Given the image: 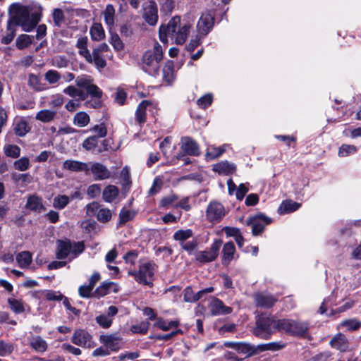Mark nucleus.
<instances>
[{
  "label": "nucleus",
  "mask_w": 361,
  "mask_h": 361,
  "mask_svg": "<svg viewBox=\"0 0 361 361\" xmlns=\"http://www.w3.org/2000/svg\"><path fill=\"white\" fill-rule=\"evenodd\" d=\"M178 197L175 194H170L168 196L164 197L160 201V206L161 207L169 209L170 207H175Z\"/></svg>",
  "instance_id": "44"
},
{
  "label": "nucleus",
  "mask_w": 361,
  "mask_h": 361,
  "mask_svg": "<svg viewBox=\"0 0 361 361\" xmlns=\"http://www.w3.org/2000/svg\"><path fill=\"white\" fill-rule=\"evenodd\" d=\"M130 274L133 275L139 283L148 285L151 283L149 281L152 280L154 274L153 267L150 263H145L140 266L137 272L130 273Z\"/></svg>",
  "instance_id": "10"
},
{
  "label": "nucleus",
  "mask_w": 361,
  "mask_h": 361,
  "mask_svg": "<svg viewBox=\"0 0 361 361\" xmlns=\"http://www.w3.org/2000/svg\"><path fill=\"white\" fill-rule=\"evenodd\" d=\"M102 106V98L91 97L90 99L86 100L85 106L87 108L99 109Z\"/></svg>",
  "instance_id": "63"
},
{
  "label": "nucleus",
  "mask_w": 361,
  "mask_h": 361,
  "mask_svg": "<svg viewBox=\"0 0 361 361\" xmlns=\"http://www.w3.org/2000/svg\"><path fill=\"white\" fill-rule=\"evenodd\" d=\"M285 344L282 342H271L266 344H259L257 345V353L271 350V351H276L281 349H283L285 347Z\"/></svg>",
  "instance_id": "36"
},
{
  "label": "nucleus",
  "mask_w": 361,
  "mask_h": 361,
  "mask_svg": "<svg viewBox=\"0 0 361 361\" xmlns=\"http://www.w3.org/2000/svg\"><path fill=\"white\" fill-rule=\"evenodd\" d=\"M86 91L91 97L102 98L103 95L102 90L97 85L92 83L87 87Z\"/></svg>",
  "instance_id": "56"
},
{
  "label": "nucleus",
  "mask_w": 361,
  "mask_h": 361,
  "mask_svg": "<svg viewBox=\"0 0 361 361\" xmlns=\"http://www.w3.org/2000/svg\"><path fill=\"white\" fill-rule=\"evenodd\" d=\"M299 207L300 204L292 200H285L280 204L278 209V212L280 214L290 213L296 211Z\"/></svg>",
  "instance_id": "30"
},
{
  "label": "nucleus",
  "mask_w": 361,
  "mask_h": 361,
  "mask_svg": "<svg viewBox=\"0 0 361 361\" xmlns=\"http://www.w3.org/2000/svg\"><path fill=\"white\" fill-rule=\"evenodd\" d=\"M91 38L94 41H100L105 37L102 24H92L90 28Z\"/></svg>",
  "instance_id": "38"
},
{
  "label": "nucleus",
  "mask_w": 361,
  "mask_h": 361,
  "mask_svg": "<svg viewBox=\"0 0 361 361\" xmlns=\"http://www.w3.org/2000/svg\"><path fill=\"white\" fill-rule=\"evenodd\" d=\"M98 137L97 136H90L87 137L82 142V147L87 151L94 150L98 144Z\"/></svg>",
  "instance_id": "47"
},
{
  "label": "nucleus",
  "mask_w": 361,
  "mask_h": 361,
  "mask_svg": "<svg viewBox=\"0 0 361 361\" xmlns=\"http://www.w3.org/2000/svg\"><path fill=\"white\" fill-rule=\"evenodd\" d=\"M171 140L172 137L168 136L159 144V149L161 150L163 157L166 159V161L162 163L163 164H169L174 159L176 146Z\"/></svg>",
  "instance_id": "12"
},
{
  "label": "nucleus",
  "mask_w": 361,
  "mask_h": 361,
  "mask_svg": "<svg viewBox=\"0 0 361 361\" xmlns=\"http://www.w3.org/2000/svg\"><path fill=\"white\" fill-rule=\"evenodd\" d=\"M143 69L149 74L156 75L158 71V42L154 40V52L145 51L142 56Z\"/></svg>",
  "instance_id": "4"
},
{
  "label": "nucleus",
  "mask_w": 361,
  "mask_h": 361,
  "mask_svg": "<svg viewBox=\"0 0 361 361\" xmlns=\"http://www.w3.org/2000/svg\"><path fill=\"white\" fill-rule=\"evenodd\" d=\"M85 249V246L83 241L74 242L73 244H72V258L77 257L84 252Z\"/></svg>",
  "instance_id": "52"
},
{
  "label": "nucleus",
  "mask_w": 361,
  "mask_h": 361,
  "mask_svg": "<svg viewBox=\"0 0 361 361\" xmlns=\"http://www.w3.org/2000/svg\"><path fill=\"white\" fill-rule=\"evenodd\" d=\"M70 198L65 195H59L54 197L53 205L59 209H64L69 203Z\"/></svg>",
  "instance_id": "46"
},
{
  "label": "nucleus",
  "mask_w": 361,
  "mask_h": 361,
  "mask_svg": "<svg viewBox=\"0 0 361 361\" xmlns=\"http://www.w3.org/2000/svg\"><path fill=\"white\" fill-rule=\"evenodd\" d=\"M12 343H6L4 341H0V356L4 357L11 355L13 351Z\"/></svg>",
  "instance_id": "51"
},
{
  "label": "nucleus",
  "mask_w": 361,
  "mask_h": 361,
  "mask_svg": "<svg viewBox=\"0 0 361 361\" xmlns=\"http://www.w3.org/2000/svg\"><path fill=\"white\" fill-rule=\"evenodd\" d=\"M8 23H39L42 12L39 8H32L20 3L12 4L8 8Z\"/></svg>",
  "instance_id": "1"
},
{
  "label": "nucleus",
  "mask_w": 361,
  "mask_h": 361,
  "mask_svg": "<svg viewBox=\"0 0 361 361\" xmlns=\"http://www.w3.org/2000/svg\"><path fill=\"white\" fill-rule=\"evenodd\" d=\"M63 298H64V295L61 294L60 291H54L52 290L46 291L45 298L48 301H61Z\"/></svg>",
  "instance_id": "54"
},
{
  "label": "nucleus",
  "mask_w": 361,
  "mask_h": 361,
  "mask_svg": "<svg viewBox=\"0 0 361 361\" xmlns=\"http://www.w3.org/2000/svg\"><path fill=\"white\" fill-rule=\"evenodd\" d=\"M4 149L6 157L16 159L20 155V148L16 145H7Z\"/></svg>",
  "instance_id": "45"
},
{
  "label": "nucleus",
  "mask_w": 361,
  "mask_h": 361,
  "mask_svg": "<svg viewBox=\"0 0 361 361\" xmlns=\"http://www.w3.org/2000/svg\"><path fill=\"white\" fill-rule=\"evenodd\" d=\"M25 208L30 211L40 213L46 210L43 204V200L37 194L28 196L25 204Z\"/></svg>",
  "instance_id": "17"
},
{
  "label": "nucleus",
  "mask_w": 361,
  "mask_h": 361,
  "mask_svg": "<svg viewBox=\"0 0 361 361\" xmlns=\"http://www.w3.org/2000/svg\"><path fill=\"white\" fill-rule=\"evenodd\" d=\"M193 235V232L191 229L186 230H178L173 234V239L175 240L179 241L180 244H183L188 239L191 238Z\"/></svg>",
  "instance_id": "40"
},
{
  "label": "nucleus",
  "mask_w": 361,
  "mask_h": 361,
  "mask_svg": "<svg viewBox=\"0 0 361 361\" xmlns=\"http://www.w3.org/2000/svg\"><path fill=\"white\" fill-rule=\"evenodd\" d=\"M33 37L25 34L19 35L16 41V47L20 50L28 47L32 43Z\"/></svg>",
  "instance_id": "41"
},
{
  "label": "nucleus",
  "mask_w": 361,
  "mask_h": 361,
  "mask_svg": "<svg viewBox=\"0 0 361 361\" xmlns=\"http://www.w3.org/2000/svg\"><path fill=\"white\" fill-rule=\"evenodd\" d=\"M28 85L36 92H41L45 90L44 85L42 83L39 76L30 73L28 76Z\"/></svg>",
  "instance_id": "32"
},
{
  "label": "nucleus",
  "mask_w": 361,
  "mask_h": 361,
  "mask_svg": "<svg viewBox=\"0 0 361 361\" xmlns=\"http://www.w3.org/2000/svg\"><path fill=\"white\" fill-rule=\"evenodd\" d=\"M16 261L18 266L22 268H27L32 262V256L29 251H23L16 255Z\"/></svg>",
  "instance_id": "26"
},
{
  "label": "nucleus",
  "mask_w": 361,
  "mask_h": 361,
  "mask_svg": "<svg viewBox=\"0 0 361 361\" xmlns=\"http://www.w3.org/2000/svg\"><path fill=\"white\" fill-rule=\"evenodd\" d=\"M72 243L69 239L58 240L56 241V257L58 259H65L71 255Z\"/></svg>",
  "instance_id": "15"
},
{
  "label": "nucleus",
  "mask_w": 361,
  "mask_h": 361,
  "mask_svg": "<svg viewBox=\"0 0 361 361\" xmlns=\"http://www.w3.org/2000/svg\"><path fill=\"white\" fill-rule=\"evenodd\" d=\"M271 223V219L264 214H257L250 216L246 224L252 227V233L253 235H260L264 230L266 226Z\"/></svg>",
  "instance_id": "5"
},
{
  "label": "nucleus",
  "mask_w": 361,
  "mask_h": 361,
  "mask_svg": "<svg viewBox=\"0 0 361 361\" xmlns=\"http://www.w3.org/2000/svg\"><path fill=\"white\" fill-rule=\"evenodd\" d=\"M180 148L184 153L190 156H199L200 149L197 142L190 137H183L180 140Z\"/></svg>",
  "instance_id": "13"
},
{
  "label": "nucleus",
  "mask_w": 361,
  "mask_h": 361,
  "mask_svg": "<svg viewBox=\"0 0 361 361\" xmlns=\"http://www.w3.org/2000/svg\"><path fill=\"white\" fill-rule=\"evenodd\" d=\"M63 167L71 171L80 172L85 171L86 175L90 174L88 164L77 160H66L63 164Z\"/></svg>",
  "instance_id": "19"
},
{
  "label": "nucleus",
  "mask_w": 361,
  "mask_h": 361,
  "mask_svg": "<svg viewBox=\"0 0 361 361\" xmlns=\"http://www.w3.org/2000/svg\"><path fill=\"white\" fill-rule=\"evenodd\" d=\"M13 125V132L15 135L18 137L25 136L31 130V127L29 126L27 121L23 118L16 121Z\"/></svg>",
  "instance_id": "24"
},
{
  "label": "nucleus",
  "mask_w": 361,
  "mask_h": 361,
  "mask_svg": "<svg viewBox=\"0 0 361 361\" xmlns=\"http://www.w3.org/2000/svg\"><path fill=\"white\" fill-rule=\"evenodd\" d=\"M277 331L294 336H304L308 331V324L305 322L290 319L277 320Z\"/></svg>",
  "instance_id": "3"
},
{
  "label": "nucleus",
  "mask_w": 361,
  "mask_h": 361,
  "mask_svg": "<svg viewBox=\"0 0 361 361\" xmlns=\"http://www.w3.org/2000/svg\"><path fill=\"white\" fill-rule=\"evenodd\" d=\"M163 81L166 82V85H171L174 79L173 66L172 63H168L163 68Z\"/></svg>",
  "instance_id": "43"
},
{
  "label": "nucleus",
  "mask_w": 361,
  "mask_h": 361,
  "mask_svg": "<svg viewBox=\"0 0 361 361\" xmlns=\"http://www.w3.org/2000/svg\"><path fill=\"white\" fill-rule=\"evenodd\" d=\"M330 345L332 348L341 352H344L348 348V342L345 337L342 334L336 335L331 341Z\"/></svg>",
  "instance_id": "28"
},
{
  "label": "nucleus",
  "mask_w": 361,
  "mask_h": 361,
  "mask_svg": "<svg viewBox=\"0 0 361 361\" xmlns=\"http://www.w3.org/2000/svg\"><path fill=\"white\" fill-rule=\"evenodd\" d=\"M224 152L225 149L223 147L209 146L207 147L205 158L207 161H212L219 158Z\"/></svg>",
  "instance_id": "33"
},
{
  "label": "nucleus",
  "mask_w": 361,
  "mask_h": 361,
  "mask_svg": "<svg viewBox=\"0 0 361 361\" xmlns=\"http://www.w3.org/2000/svg\"><path fill=\"white\" fill-rule=\"evenodd\" d=\"M235 247L233 242H228L224 244L222 249V264L228 265L233 260Z\"/></svg>",
  "instance_id": "22"
},
{
  "label": "nucleus",
  "mask_w": 361,
  "mask_h": 361,
  "mask_svg": "<svg viewBox=\"0 0 361 361\" xmlns=\"http://www.w3.org/2000/svg\"><path fill=\"white\" fill-rule=\"evenodd\" d=\"M152 104L149 100H142L137 106L135 113V121L142 127L147 121V109Z\"/></svg>",
  "instance_id": "18"
},
{
  "label": "nucleus",
  "mask_w": 361,
  "mask_h": 361,
  "mask_svg": "<svg viewBox=\"0 0 361 361\" xmlns=\"http://www.w3.org/2000/svg\"><path fill=\"white\" fill-rule=\"evenodd\" d=\"M17 26H19V24H7L6 35L1 39V44L7 45L13 40Z\"/></svg>",
  "instance_id": "35"
},
{
  "label": "nucleus",
  "mask_w": 361,
  "mask_h": 361,
  "mask_svg": "<svg viewBox=\"0 0 361 361\" xmlns=\"http://www.w3.org/2000/svg\"><path fill=\"white\" fill-rule=\"evenodd\" d=\"M149 326L148 321L142 322L140 324L133 325L131 331L135 334H145L147 332Z\"/></svg>",
  "instance_id": "50"
},
{
  "label": "nucleus",
  "mask_w": 361,
  "mask_h": 361,
  "mask_svg": "<svg viewBox=\"0 0 361 361\" xmlns=\"http://www.w3.org/2000/svg\"><path fill=\"white\" fill-rule=\"evenodd\" d=\"M179 324L178 321H170L166 322L161 318H159V329L164 331H168L173 328H176Z\"/></svg>",
  "instance_id": "62"
},
{
  "label": "nucleus",
  "mask_w": 361,
  "mask_h": 361,
  "mask_svg": "<svg viewBox=\"0 0 361 361\" xmlns=\"http://www.w3.org/2000/svg\"><path fill=\"white\" fill-rule=\"evenodd\" d=\"M30 346L37 352L43 353L47 350L48 345L44 339L39 336H37L30 341Z\"/></svg>",
  "instance_id": "31"
},
{
  "label": "nucleus",
  "mask_w": 361,
  "mask_h": 361,
  "mask_svg": "<svg viewBox=\"0 0 361 361\" xmlns=\"http://www.w3.org/2000/svg\"><path fill=\"white\" fill-rule=\"evenodd\" d=\"M169 30H171L177 44H183L185 42L190 33V26L188 24H168Z\"/></svg>",
  "instance_id": "9"
},
{
  "label": "nucleus",
  "mask_w": 361,
  "mask_h": 361,
  "mask_svg": "<svg viewBox=\"0 0 361 361\" xmlns=\"http://www.w3.org/2000/svg\"><path fill=\"white\" fill-rule=\"evenodd\" d=\"M277 331V320L272 317L261 314L257 317L254 334L263 339H269Z\"/></svg>",
  "instance_id": "2"
},
{
  "label": "nucleus",
  "mask_w": 361,
  "mask_h": 361,
  "mask_svg": "<svg viewBox=\"0 0 361 361\" xmlns=\"http://www.w3.org/2000/svg\"><path fill=\"white\" fill-rule=\"evenodd\" d=\"M92 81L90 76L82 75L76 78L75 84L78 87L87 90V87L92 84Z\"/></svg>",
  "instance_id": "57"
},
{
  "label": "nucleus",
  "mask_w": 361,
  "mask_h": 361,
  "mask_svg": "<svg viewBox=\"0 0 361 361\" xmlns=\"http://www.w3.org/2000/svg\"><path fill=\"white\" fill-rule=\"evenodd\" d=\"M90 121V116L85 111L78 112L73 118V123L78 127H85Z\"/></svg>",
  "instance_id": "37"
},
{
  "label": "nucleus",
  "mask_w": 361,
  "mask_h": 361,
  "mask_svg": "<svg viewBox=\"0 0 361 361\" xmlns=\"http://www.w3.org/2000/svg\"><path fill=\"white\" fill-rule=\"evenodd\" d=\"M110 42L116 51H121L124 48V44L117 34L111 35Z\"/></svg>",
  "instance_id": "64"
},
{
  "label": "nucleus",
  "mask_w": 361,
  "mask_h": 361,
  "mask_svg": "<svg viewBox=\"0 0 361 361\" xmlns=\"http://www.w3.org/2000/svg\"><path fill=\"white\" fill-rule=\"evenodd\" d=\"M232 310L231 307L226 306L218 298H215L211 304V312L214 315L228 314L232 312Z\"/></svg>",
  "instance_id": "20"
},
{
  "label": "nucleus",
  "mask_w": 361,
  "mask_h": 361,
  "mask_svg": "<svg viewBox=\"0 0 361 361\" xmlns=\"http://www.w3.org/2000/svg\"><path fill=\"white\" fill-rule=\"evenodd\" d=\"M119 195V189L114 185H109L102 192V198L104 202L111 203Z\"/></svg>",
  "instance_id": "23"
},
{
  "label": "nucleus",
  "mask_w": 361,
  "mask_h": 361,
  "mask_svg": "<svg viewBox=\"0 0 361 361\" xmlns=\"http://www.w3.org/2000/svg\"><path fill=\"white\" fill-rule=\"evenodd\" d=\"M100 207L99 202H92L87 205V213L90 216H96L97 221L101 223H107L111 219V212L108 208Z\"/></svg>",
  "instance_id": "6"
},
{
  "label": "nucleus",
  "mask_w": 361,
  "mask_h": 361,
  "mask_svg": "<svg viewBox=\"0 0 361 361\" xmlns=\"http://www.w3.org/2000/svg\"><path fill=\"white\" fill-rule=\"evenodd\" d=\"M257 345H254L247 343L238 342L237 352L242 354H246L247 357L257 355Z\"/></svg>",
  "instance_id": "27"
},
{
  "label": "nucleus",
  "mask_w": 361,
  "mask_h": 361,
  "mask_svg": "<svg viewBox=\"0 0 361 361\" xmlns=\"http://www.w3.org/2000/svg\"><path fill=\"white\" fill-rule=\"evenodd\" d=\"M157 6L155 2H149L148 5L144 8V16L147 21L157 20Z\"/></svg>",
  "instance_id": "34"
},
{
  "label": "nucleus",
  "mask_w": 361,
  "mask_h": 361,
  "mask_svg": "<svg viewBox=\"0 0 361 361\" xmlns=\"http://www.w3.org/2000/svg\"><path fill=\"white\" fill-rule=\"evenodd\" d=\"M45 79L50 83L54 84L61 78V75L54 70H49L45 73Z\"/></svg>",
  "instance_id": "59"
},
{
  "label": "nucleus",
  "mask_w": 361,
  "mask_h": 361,
  "mask_svg": "<svg viewBox=\"0 0 361 361\" xmlns=\"http://www.w3.org/2000/svg\"><path fill=\"white\" fill-rule=\"evenodd\" d=\"M222 241L216 240L212 243L209 250L200 251L196 253L195 259L201 263H207L216 259L221 247Z\"/></svg>",
  "instance_id": "8"
},
{
  "label": "nucleus",
  "mask_w": 361,
  "mask_h": 361,
  "mask_svg": "<svg viewBox=\"0 0 361 361\" xmlns=\"http://www.w3.org/2000/svg\"><path fill=\"white\" fill-rule=\"evenodd\" d=\"M88 63H94L95 67L97 69H102L106 66V61L102 56V54L99 52L95 48L92 50V54H91L90 61H87Z\"/></svg>",
  "instance_id": "25"
},
{
  "label": "nucleus",
  "mask_w": 361,
  "mask_h": 361,
  "mask_svg": "<svg viewBox=\"0 0 361 361\" xmlns=\"http://www.w3.org/2000/svg\"><path fill=\"white\" fill-rule=\"evenodd\" d=\"M114 285V282L104 281L99 286L94 292V295L97 298L104 297L110 293V288Z\"/></svg>",
  "instance_id": "39"
},
{
  "label": "nucleus",
  "mask_w": 361,
  "mask_h": 361,
  "mask_svg": "<svg viewBox=\"0 0 361 361\" xmlns=\"http://www.w3.org/2000/svg\"><path fill=\"white\" fill-rule=\"evenodd\" d=\"M9 307L15 314H21L25 312L24 305L22 300L8 298L7 300Z\"/></svg>",
  "instance_id": "42"
},
{
  "label": "nucleus",
  "mask_w": 361,
  "mask_h": 361,
  "mask_svg": "<svg viewBox=\"0 0 361 361\" xmlns=\"http://www.w3.org/2000/svg\"><path fill=\"white\" fill-rule=\"evenodd\" d=\"M254 300L257 307L270 308L274 305L277 298L266 293H257L254 295Z\"/></svg>",
  "instance_id": "14"
},
{
  "label": "nucleus",
  "mask_w": 361,
  "mask_h": 361,
  "mask_svg": "<svg viewBox=\"0 0 361 361\" xmlns=\"http://www.w3.org/2000/svg\"><path fill=\"white\" fill-rule=\"evenodd\" d=\"M357 148L354 145L343 144L338 150V156L341 157H347L356 152Z\"/></svg>",
  "instance_id": "49"
},
{
  "label": "nucleus",
  "mask_w": 361,
  "mask_h": 361,
  "mask_svg": "<svg viewBox=\"0 0 361 361\" xmlns=\"http://www.w3.org/2000/svg\"><path fill=\"white\" fill-rule=\"evenodd\" d=\"M56 116V111L49 109H42L38 111L35 116V119L42 123H49L54 120Z\"/></svg>",
  "instance_id": "29"
},
{
  "label": "nucleus",
  "mask_w": 361,
  "mask_h": 361,
  "mask_svg": "<svg viewBox=\"0 0 361 361\" xmlns=\"http://www.w3.org/2000/svg\"><path fill=\"white\" fill-rule=\"evenodd\" d=\"M96 321L100 326L104 329L110 327L112 324V319L105 314L97 316L96 317Z\"/></svg>",
  "instance_id": "58"
},
{
  "label": "nucleus",
  "mask_w": 361,
  "mask_h": 361,
  "mask_svg": "<svg viewBox=\"0 0 361 361\" xmlns=\"http://www.w3.org/2000/svg\"><path fill=\"white\" fill-rule=\"evenodd\" d=\"M225 215L224 206L216 202H211L207 209V219L210 222L219 221Z\"/></svg>",
  "instance_id": "11"
},
{
  "label": "nucleus",
  "mask_w": 361,
  "mask_h": 361,
  "mask_svg": "<svg viewBox=\"0 0 361 361\" xmlns=\"http://www.w3.org/2000/svg\"><path fill=\"white\" fill-rule=\"evenodd\" d=\"M115 9L111 4H108L104 11V20L106 23H114Z\"/></svg>",
  "instance_id": "55"
},
{
  "label": "nucleus",
  "mask_w": 361,
  "mask_h": 361,
  "mask_svg": "<svg viewBox=\"0 0 361 361\" xmlns=\"http://www.w3.org/2000/svg\"><path fill=\"white\" fill-rule=\"evenodd\" d=\"M30 164V160L27 157H23L20 159L16 160L13 163V166L15 169L24 171L29 169Z\"/></svg>",
  "instance_id": "48"
},
{
  "label": "nucleus",
  "mask_w": 361,
  "mask_h": 361,
  "mask_svg": "<svg viewBox=\"0 0 361 361\" xmlns=\"http://www.w3.org/2000/svg\"><path fill=\"white\" fill-rule=\"evenodd\" d=\"M213 171L219 175H230L235 171V166L227 161L219 162L213 166Z\"/></svg>",
  "instance_id": "21"
},
{
  "label": "nucleus",
  "mask_w": 361,
  "mask_h": 361,
  "mask_svg": "<svg viewBox=\"0 0 361 361\" xmlns=\"http://www.w3.org/2000/svg\"><path fill=\"white\" fill-rule=\"evenodd\" d=\"M126 99L127 92H126V90L123 88H117L116 95L114 97L115 102L121 106H123L126 104Z\"/></svg>",
  "instance_id": "53"
},
{
  "label": "nucleus",
  "mask_w": 361,
  "mask_h": 361,
  "mask_svg": "<svg viewBox=\"0 0 361 361\" xmlns=\"http://www.w3.org/2000/svg\"><path fill=\"white\" fill-rule=\"evenodd\" d=\"M91 130L97 133L96 136H97L98 138L104 137L107 135V128L104 123L94 126L91 128Z\"/></svg>",
  "instance_id": "61"
},
{
  "label": "nucleus",
  "mask_w": 361,
  "mask_h": 361,
  "mask_svg": "<svg viewBox=\"0 0 361 361\" xmlns=\"http://www.w3.org/2000/svg\"><path fill=\"white\" fill-rule=\"evenodd\" d=\"M71 342L82 348H92L95 346L92 335L85 329H75L72 336Z\"/></svg>",
  "instance_id": "7"
},
{
  "label": "nucleus",
  "mask_w": 361,
  "mask_h": 361,
  "mask_svg": "<svg viewBox=\"0 0 361 361\" xmlns=\"http://www.w3.org/2000/svg\"><path fill=\"white\" fill-rule=\"evenodd\" d=\"M134 215L129 210L123 208L119 213V224L123 225L133 219Z\"/></svg>",
  "instance_id": "60"
},
{
  "label": "nucleus",
  "mask_w": 361,
  "mask_h": 361,
  "mask_svg": "<svg viewBox=\"0 0 361 361\" xmlns=\"http://www.w3.org/2000/svg\"><path fill=\"white\" fill-rule=\"evenodd\" d=\"M90 171L92 173L95 180H102L108 179L111 176V173L107 167L101 163L95 162L92 164L89 168Z\"/></svg>",
  "instance_id": "16"
}]
</instances>
